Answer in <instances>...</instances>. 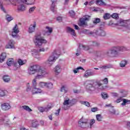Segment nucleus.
<instances>
[{"label": "nucleus", "instance_id": "nucleus-1", "mask_svg": "<svg viewBox=\"0 0 130 130\" xmlns=\"http://www.w3.org/2000/svg\"><path fill=\"white\" fill-rule=\"evenodd\" d=\"M103 84L107 85L108 84V79L107 78L104 79L93 81L91 80H87L85 83L86 89L88 93H92L95 90H103Z\"/></svg>", "mask_w": 130, "mask_h": 130}, {"label": "nucleus", "instance_id": "nucleus-2", "mask_svg": "<svg viewBox=\"0 0 130 130\" xmlns=\"http://www.w3.org/2000/svg\"><path fill=\"white\" fill-rule=\"evenodd\" d=\"M37 73V75L36 76V79H43L46 75H47V72L46 70L44 69L42 67L35 64L30 66L28 69V75H35Z\"/></svg>", "mask_w": 130, "mask_h": 130}, {"label": "nucleus", "instance_id": "nucleus-3", "mask_svg": "<svg viewBox=\"0 0 130 130\" xmlns=\"http://www.w3.org/2000/svg\"><path fill=\"white\" fill-rule=\"evenodd\" d=\"M60 52H61L60 49H55L47 60L46 63L50 66H52L60 55Z\"/></svg>", "mask_w": 130, "mask_h": 130}, {"label": "nucleus", "instance_id": "nucleus-4", "mask_svg": "<svg viewBox=\"0 0 130 130\" xmlns=\"http://www.w3.org/2000/svg\"><path fill=\"white\" fill-rule=\"evenodd\" d=\"M126 48L120 46H116L112 47L109 51V53L113 57H115L119 54L120 51H125Z\"/></svg>", "mask_w": 130, "mask_h": 130}, {"label": "nucleus", "instance_id": "nucleus-5", "mask_svg": "<svg viewBox=\"0 0 130 130\" xmlns=\"http://www.w3.org/2000/svg\"><path fill=\"white\" fill-rule=\"evenodd\" d=\"M34 43L36 46H41L42 44H46L47 41L41 37V34H37L34 39Z\"/></svg>", "mask_w": 130, "mask_h": 130}, {"label": "nucleus", "instance_id": "nucleus-6", "mask_svg": "<svg viewBox=\"0 0 130 130\" xmlns=\"http://www.w3.org/2000/svg\"><path fill=\"white\" fill-rule=\"evenodd\" d=\"M95 121V119H91L90 122V123H89V122H88V119L84 120V118H81L78 121V123L80 126H81V127H89V125L90 128H92V127L93 126V125L94 124Z\"/></svg>", "mask_w": 130, "mask_h": 130}, {"label": "nucleus", "instance_id": "nucleus-7", "mask_svg": "<svg viewBox=\"0 0 130 130\" xmlns=\"http://www.w3.org/2000/svg\"><path fill=\"white\" fill-rule=\"evenodd\" d=\"M4 2H6L7 5H10V3L13 6H16V0H0V9L4 13H6V9L4 8Z\"/></svg>", "mask_w": 130, "mask_h": 130}, {"label": "nucleus", "instance_id": "nucleus-8", "mask_svg": "<svg viewBox=\"0 0 130 130\" xmlns=\"http://www.w3.org/2000/svg\"><path fill=\"white\" fill-rule=\"evenodd\" d=\"M89 35H93V36H102L104 37L106 35V32L104 30L99 29L98 30H95V32L90 31L88 33Z\"/></svg>", "mask_w": 130, "mask_h": 130}, {"label": "nucleus", "instance_id": "nucleus-9", "mask_svg": "<svg viewBox=\"0 0 130 130\" xmlns=\"http://www.w3.org/2000/svg\"><path fill=\"white\" fill-rule=\"evenodd\" d=\"M77 103V101L76 100H72V101L70 100H65L63 103V108L67 110L68 109V107H66L67 105H75Z\"/></svg>", "mask_w": 130, "mask_h": 130}, {"label": "nucleus", "instance_id": "nucleus-10", "mask_svg": "<svg viewBox=\"0 0 130 130\" xmlns=\"http://www.w3.org/2000/svg\"><path fill=\"white\" fill-rule=\"evenodd\" d=\"M20 30H19L18 25L16 24L13 28L12 36L13 37V38H18L19 37V35H18V34Z\"/></svg>", "mask_w": 130, "mask_h": 130}, {"label": "nucleus", "instance_id": "nucleus-11", "mask_svg": "<svg viewBox=\"0 0 130 130\" xmlns=\"http://www.w3.org/2000/svg\"><path fill=\"white\" fill-rule=\"evenodd\" d=\"M15 44H16V42L14 40H10L5 46V48H6L7 49H11L15 48Z\"/></svg>", "mask_w": 130, "mask_h": 130}, {"label": "nucleus", "instance_id": "nucleus-12", "mask_svg": "<svg viewBox=\"0 0 130 130\" xmlns=\"http://www.w3.org/2000/svg\"><path fill=\"white\" fill-rule=\"evenodd\" d=\"M53 29L52 27L49 26H46L45 30H43V35L46 36H49V35H51V33H52Z\"/></svg>", "mask_w": 130, "mask_h": 130}, {"label": "nucleus", "instance_id": "nucleus-13", "mask_svg": "<svg viewBox=\"0 0 130 130\" xmlns=\"http://www.w3.org/2000/svg\"><path fill=\"white\" fill-rule=\"evenodd\" d=\"M37 27V23L36 22H34V23L30 24L28 27V32L30 34L35 32V29Z\"/></svg>", "mask_w": 130, "mask_h": 130}, {"label": "nucleus", "instance_id": "nucleus-14", "mask_svg": "<svg viewBox=\"0 0 130 130\" xmlns=\"http://www.w3.org/2000/svg\"><path fill=\"white\" fill-rule=\"evenodd\" d=\"M90 19V16L86 15L83 18H82L80 20V26H85L86 25V21H89Z\"/></svg>", "mask_w": 130, "mask_h": 130}, {"label": "nucleus", "instance_id": "nucleus-15", "mask_svg": "<svg viewBox=\"0 0 130 130\" xmlns=\"http://www.w3.org/2000/svg\"><path fill=\"white\" fill-rule=\"evenodd\" d=\"M93 76H95V73L91 71V70H88L85 71L83 77L84 78H89V77H92Z\"/></svg>", "mask_w": 130, "mask_h": 130}, {"label": "nucleus", "instance_id": "nucleus-16", "mask_svg": "<svg viewBox=\"0 0 130 130\" xmlns=\"http://www.w3.org/2000/svg\"><path fill=\"white\" fill-rule=\"evenodd\" d=\"M53 71L55 73V75L57 76V75H59L60 74V72H61V67L60 65H57L53 69Z\"/></svg>", "mask_w": 130, "mask_h": 130}, {"label": "nucleus", "instance_id": "nucleus-17", "mask_svg": "<svg viewBox=\"0 0 130 130\" xmlns=\"http://www.w3.org/2000/svg\"><path fill=\"white\" fill-rule=\"evenodd\" d=\"M93 55H94L95 57H102V56H104V53L101 51H94Z\"/></svg>", "mask_w": 130, "mask_h": 130}, {"label": "nucleus", "instance_id": "nucleus-18", "mask_svg": "<svg viewBox=\"0 0 130 130\" xmlns=\"http://www.w3.org/2000/svg\"><path fill=\"white\" fill-rule=\"evenodd\" d=\"M2 109L4 111H6V110H9V109H11V106L9 103H4L1 105Z\"/></svg>", "mask_w": 130, "mask_h": 130}, {"label": "nucleus", "instance_id": "nucleus-19", "mask_svg": "<svg viewBox=\"0 0 130 130\" xmlns=\"http://www.w3.org/2000/svg\"><path fill=\"white\" fill-rule=\"evenodd\" d=\"M128 23V21L127 20H120L119 22H118L117 24L118 26H122L123 27H125L126 26V24Z\"/></svg>", "mask_w": 130, "mask_h": 130}, {"label": "nucleus", "instance_id": "nucleus-20", "mask_svg": "<svg viewBox=\"0 0 130 130\" xmlns=\"http://www.w3.org/2000/svg\"><path fill=\"white\" fill-rule=\"evenodd\" d=\"M67 32L68 33H70V34H71V35H72V36L75 37L76 36V32L75 31V30H74V29L68 27L67 28Z\"/></svg>", "mask_w": 130, "mask_h": 130}, {"label": "nucleus", "instance_id": "nucleus-21", "mask_svg": "<svg viewBox=\"0 0 130 130\" xmlns=\"http://www.w3.org/2000/svg\"><path fill=\"white\" fill-rule=\"evenodd\" d=\"M31 54L34 57H35L36 58H39V50L35 49L32 50L31 51Z\"/></svg>", "mask_w": 130, "mask_h": 130}, {"label": "nucleus", "instance_id": "nucleus-22", "mask_svg": "<svg viewBox=\"0 0 130 130\" xmlns=\"http://www.w3.org/2000/svg\"><path fill=\"white\" fill-rule=\"evenodd\" d=\"M49 109H51V106H48L47 107L43 108V107H40L39 108V110L40 112H44L47 111H48Z\"/></svg>", "mask_w": 130, "mask_h": 130}, {"label": "nucleus", "instance_id": "nucleus-23", "mask_svg": "<svg viewBox=\"0 0 130 130\" xmlns=\"http://www.w3.org/2000/svg\"><path fill=\"white\" fill-rule=\"evenodd\" d=\"M17 10L19 12H24L26 10V7L24 4H20L18 6Z\"/></svg>", "mask_w": 130, "mask_h": 130}, {"label": "nucleus", "instance_id": "nucleus-24", "mask_svg": "<svg viewBox=\"0 0 130 130\" xmlns=\"http://www.w3.org/2000/svg\"><path fill=\"white\" fill-rule=\"evenodd\" d=\"M7 57V54L5 52L2 53L0 56V62H3L5 61V59H6Z\"/></svg>", "mask_w": 130, "mask_h": 130}, {"label": "nucleus", "instance_id": "nucleus-25", "mask_svg": "<svg viewBox=\"0 0 130 130\" xmlns=\"http://www.w3.org/2000/svg\"><path fill=\"white\" fill-rule=\"evenodd\" d=\"M79 48L83 49V50H89V49H90V47L89 46L84 45L82 44L79 45Z\"/></svg>", "mask_w": 130, "mask_h": 130}, {"label": "nucleus", "instance_id": "nucleus-26", "mask_svg": "<svg viewBox=\"0 0 130 130\" xmlns=\"http://www.w3.org/2000/svg\"><path fill=\"white\" fill-rule=\"evenodd\" d=\"M50 10L54 14L56 13V7H55V3H52L50 7Z\"/></svg>", "mask_w": 130, "mask_h": 130}, {"label": "nucleus", "instance_id": "nucleus-27", "mask_svg": "<svg viewBox=\"0 0 130 130\" xmlns=\"http://www.w3.org/2000/svg\"><path fill=\"white\" fill-rule=\"evenodd\" d=\"M120 94L121 95V97H126V95H127V91L124 89H121L119 91Z\"/></svg>", "mask_w": 130, "mask_h": 130}, {"label": "nucleus", "instance_id": "nucleus-28", "mask_svg": "<svg viewBox=\"0 0 130 130\" xmlns=\"http://www.w3.org/2000/svg\"><path fill=\"white\" fill-rule=\"evenodd\" d=\"M33 94H38V93H42V90L39 88H34L32 90Z\"/></svg>", "mask_w": 130, "mask_h": 130}, {"label": "nucleus", "instance_id": "nucleus-29", "mask_svg": "<svg viewBox=\"0 0 130 130\" xmlns=\"http://www.w3.org/2000/svg\"><path fill=\"white\" fill-rule=\"evenodd\" d=\"M46 88H47V89H52L53 88V84L51 82H46Z\"/></svg>", "mask_w": 130, "mask_h": 130}, {"label": "nucleus", "instance_id": "nucleus-30", "mask_svg": "<svg viewBox=\"0 0 130 130\" xmlns=\"http://www.w3.org/2000/svg\"><path fill=\"white\" fill-rule=\"evenodd\" d=\"M3 80L5 83H9L11 81V78L9 75H4L3 76Z\"/></svg>", "mask_w": 130, "mask_h": 130}, {"label": "nucleus", "instance_id": "nucleus-31", "mask_svg": "<svg viewBox=\"0 0 130 130\" xmlns=\"http://www.w3.org/2000/svg\"><path fill=\"white\" fill-rule=\"evenodd\" d=\"M14 63V59L10 58L7 61V64L8 67H11V66Z\"/></svg>", "mask_w": 130, "mask_h": 130}, {"label": "nucleus", "instance_id": "nucleus-32", "mask_svg": "<svg viewBox=\"0 0 130 130\" xmlns=\"http://www.w3.org/2000/svg\"><path fill=\"white\" fill-rule=\"evenodd\" d=\"M60 92H63V93H68V87L66 85H63L60 88Z\"/></svg>", "mask_w": 130, "mask_h": 130}, {"label": "nucleus", "instance_id": "nucleus-33", "mask_svg": "<svg viewBox=\"0 0 130 130\" xmlns=\"http://www.w3.org/2000/svg\"><path fill=\"white\" fill-rule=\"evenodd\" d=\"M123 103H121V105L122 106H124L125 105H126V104H130V100H126L125 99H124L122 100Z\"/></svg>", "mask_w": 130, "mask_h": 130}, {"label": "nucleus", "instance_id": "nucleus-34", "mask_svg": "<svg viewBox=\"0 0 130 130\" xmlns=\"http://www.w3.org/2000/svg\"><path fill=\"white\" fill-rule=\"evenodd\" d=\"M17 62H18L19 66H24V64H25L26 63V62H27V60H22L21 59H18Z\"/></svg>", "mask_w": 130, "mask_h": 130}, {"label": "nucleus", "instance_id": "nucleus-35", "mask_svg": "<svg viewBox=\"0 0 130 130\" xmlns=\"http://www.w3.org/2000/svg\"><path fill=\"white\" fill-rule=\"evenodd\" d=\"M22 108H23L24 110H26V111H28V112H31V111H32V109H31L30 107L28 106H22Z\"/></svg>", "mask_w": 130, "mask_h": 130}, {"label": "nucleus", "instance_id": "nucleus-36", "mask_svg": "<svg viewBox=\"0 0 130 130\" xmlns=\"http://www.w3.org/2000/svg\"><path fill=\"white\" fill-rule=\"evenodd\" d=\"M6 90H4L2 88H0V97H4V96H6Z\"/></svg>", "mask_w": 130, "mask_h": 130}, {"label": "nucleus", "instance_id": "nucleus-37", "mask_svg": "<svg viewBox=\"0 0 130 130\" xmlns=\"http://www.w3.org/2000/svg\"><path fill=\"white\" fill-rule=\"evenodd\" d=\"M46 82H40L38 84V87H40V88H44V87H46Z\"/></svg>", "mask_w": 130, "mask_h": 130}, {"label": "nucleus", "instance_id": "nucleus-38", "mask_svg": "<svg viewBox=\"0 0 130 130\" xmlns=\"http://www.w3.org/2000/svg\"><path fill=\"white\" fill-rule=\"evenodd\" d=\"M127 63V61L124 60L121 61V62L120 63V66L121 68H124V67H125V66H126Z\"/></svg>", "mask_w": 130, "mask_h": 130}, {"label": "nucleus", "instance_id": "nucleus-39", "mask_svg": "<svg viewBox=\"0 0 130 130\" xmlns=\"http://www.w3.org/2000/svg\"><path fill=\"white\" fill-rule=\"evenodd\" d=\"M96 4L98 6H104L105 5V3L101 0H97L96 1Z\"/></svg>", "mask_w": 130, "mask_h": 130}, {"label": "nucleus", "instance_id": "nucleus-40", "mask_svg": "<svg viewBox=\"0 0 130 130\" xmlns=\"http://www.w3.org/2000/svg\"><path fill=\"white\" fill-rule=\"evenodd\" d=\"M111 17V16H110V14L109 13H106L104 14L103 18L104 20H108V19H110Z\"/></svg>", "mask_w": 130, "mask_h": 130}, {"label": "nucleus", "instance_id": "nucleus-41", "mask_svg": "<svg viewBox=\"0 0 130 130\" xmlns=\"http://www.w3.org/2000/svg\"><path fill=\"white\" fill-rule=\"evenodd\" d=\"M111 68H113V65L109 64L108 65L102 66V69H111Z\"/></svg>", "mask_w": 130, "mask_h": 130}, {"label": "nucleus", "instance_id": "nucleus-42", "mask_svg": "<svg viewBox=\"0 0 130 130\" xmlns=\"http://www.w3.org/2000/svg\"><path fill=\"white\" fill-rule=\"evenodd\" d=\"M80 103H81V104H83V105H85V106H87V107L90 106V103H89L88 102L81 101L80 102Z\"/></svg>", "mask_w": 130, "mask_h": 130}, {"label": "nucleus", "instance_id": "nucleus-43", "mask_svg": "<svg viewBox=\"0 0 130 130\" xmlns=\"http://www.w3.org/2000/svg\"><path fill=\"white\" fill-rule=\"evenodd\" d=\"M101 96L102 98H108V97H109V95H108V94H107V92H102Z\"/></svg>", "mask_w": 130, "mask_h": 130}, {"label": "nucleus", "instance_id": "nucleus-44", "mask_svg": "<svg viewBox=\"0 0 130 130\" xmlns=\"http://www.w3.org/2000/svg\"><path fill=\"white\" fill-rule=\"evenodd\" d=\"M96 118L98 121H102V116L101 114H97L96 115Z\"/></svg>", "mask_w": 130, "mask_h": 130}, {"label": "nucleus", "instance_id": "nucleus-45", "mask_svg": "<svg viewBox=\"0 0 130 130\" xmlns=\"http://www.w3.org/2000/svg\"><path fill=\"white\" fill-rule=\"evenodd\" d=\"M13 68H14V70L15 71H16L17 70V69H19V68H20V66L19 64H18V63L14 62L13 63Z\"/></svg>", "mask_w": 130, "mask_h": 130}, {"label": "nucleus", "instance_id": "nucleus-46", "mask_svg": "<svg viewBox=\"0 0 130 130\" xmlns=\"http://www.w3.org/2000/svg\"><path fill=\"white\" fill-rule=\"evenodd\" d=\"M28 1L27 0H17V3L19 4H25V5H28Z\"/></svg>", "mask_w": 130, "mask_h": 130}, {"label": "nucleus", "instance_id": "nucleus-47", "mask_svg": "<svg viewBox=\"0 0 130 130\" xmlns=\"http://www.w3.org/2000/svg\"><path fill=\"white\" fill-rule=\"evenodd\" d=\"M100 18H94L93 20V24H98V23H100Z\"/></svg>", "mask_w": 130, "mask_h": 130}, {"label": "nucleus", "instance_id": "nucleus-48", "mask_svg": "<svg viewBox=\"0 0 130 130\" xmlns=\"http://www.w3.org/2000/svg\"><path fill=\"white\" fill-rule=\"evenodd\" d=\"M69 14H70V16L73 18L74 17L75 13L74 11L71 10L70 11H69Z\"/></svg>", "mask_w": 130, "mask_h": 130}, {"label": "nucleus", "instance_id": "nucleus-49", "mask_svg": "<svg viewBox=\"0 0 130 130\" xmlns=\"http://www.w3.org/2000/svg\"><path fill=\"white\" fill-rule=\"evenodd\" d=\"M36 86H37V83L36 82V79H34L32 80V87L34 88H36Z\"/></svg>", "mask_w": 130, "mask_h": 130}, {"label": "nucleus", "instance_id": "nucleus-50", "mask_svg": "<svg viewBox=\"0 0 130 130\" xmlns=\"http://www.w3.org/2000/svg\"><path fill=\"white\" fill-rule=\"evenodd\" d=\"M48 49V48H46L45 49L44 48H40L39 50V52H44V51H47V50Z\"/></svg>", "mask_w": 130, "mask_h": 130}, {"label": "nucleus", "instance_id": "nucleus-51", "mask_svg": "<svg viewBox=\"0 0 130 130\" xmlns=\"http://www.w3.org/2000/svg\"><path fill=\"white\" fill-rule=\"evenodd\" d=\"M111 17L113 19H117L118 18V14L117 13H114L111 15Z\"/></svg>", "mask_w": 130, "mask_h": 130}, {"label": "nucleus", "instance_id": "nucleus-52", "mask_svg": "<svg viewBox=\"0 0 130 130\" xmlns=\"http://www.w3.org/2000/svg\"><path fill=\"white\" fill-rule=\"evenodd\" d=\"M35 3V0H27V5H33Z\"/></svg>", "mask_w": 130, "mask_h": 130}, {"label": "nucleus", "instance_id": "nucleus-53", "mask_svg": "<svg viewBox=\"0 0 130 130\" xmlns=\"http://www.w3.org/2000/svg\"><path fill=\"white\" fill-rule=\"evenodd\" d=\"M111 95L112 97H118V93L117 92H111Z\"/></svg>", "mask_w": 130, "mask_h": 130}, {"label": "nucleus", "instance_id": "nucleus-54", "mask_svg": "<svg viewBox=\"0 0 130 130\" xmlns=\"http://www.w3.org/2000/svg\"><path fill=\"white\" fill-rule=\"evenodd\" d=\"M32 126H37V121L35 120H32L31 121Z\"/></svg>", "mask_w": 130, "mask_h": 130}, {"label": "nucleus", "instance_id": "nucleus-55", "mask_svg": "<svg viewBox=\"0 0 130 130\" xmlns=\"http://www.w3.org/2000/svg\"><path fill=\"white\" fill-rule=\"evenodd\" d=\"M35 9H36V7H35L30 8L29 10V13H33V12H34V11L35 10Z\"/></svg>", "mask_w": 130, "mask_h": 130}, {"label": "nucleus", "instance_id": "nucleus-56", "mask_svg": "<svg viewBox=\"0 0 130 130\" xmlns=\"http://www.w3.org/2000/svg\"><path fill=\"white\" fill-rule=\"evenodd\" d=\"M91 111L92 112H96V111H98V108H96V107L91 108Z\"/></svg>", "mask_w": 130, "mask_h": 130}, {"label": "nucleus", "instance_id": "nucleus-57", "mask_svg": "<svg viewBox=\"0 0 130 130\" xmlns=\"http://www.w3.org/2000/svg\"><path fill=\"white\" fill-rule=\"evenodd\" d=\"M60 112V109H58L56 111V112L55 113V115H56V116H58V115H59Z\"/></svg>", "mask_w": 130, "mask_h": 130}, {"label": "nucleus", "instance_id": "nucleus-58", "mask_svg": "<svg viewBox=\"0 0 130 130\" xmlns=\"http://www.w3.org/2000/svg\"><path fill=\"white\" fill-rule=\"evenodd\" d=\"M91 45H92V46H98V45H99V43L97 42H93Z\"/></svg>", "mask_w": 130, "mask_h": 130}, {"label": "nucleus", "instance_id": "nucleus-59", "mask_svg": "<svg viewBox=\"0 0 130 130\" xmlns=\"http://www.w3.org/2000/svg\"><path fill=\"white\" fill-rule=\"evenodd\" d=\"M80 48H78L77 50V53H76V55H77V56H79V55L81 54V53L80 52Z\"/></svg>", "mask_w": 130, "mask_h": 130}, {"label": "nucleus", "instance_id": "nucleus-60", "mask_svg": "<svg viewBox=\"0 0 130 130\" xmlns=\"http://www.w3.org/2000/svg\"><path fill=\"white\" fill-rule=\"evenodd\" d=\"M6 19L7 21H8V22H10V21H12V20H13V18L12 17L9 16V15L7 16Z\"/></svg>", "mask_w": 130, "mask_h": 130}, {"label": "nucleus", "instance_id": "nucleus-61", "mask_svg": "<svg viewBox=\"0 0 130 130\" xmlns=\"http://www.w3.org/2000/svg\"><path fill=\"white\" fill-rule=\"evenodd\" d=\"M31 90V87H30V85H29V83L27 84V87H26V91L27 92H29Z\"/></svg>", "mask_w": 130, "mask_h": 130}, {"label": "nucleus", "instance_id": "nucleus-62", "mask_svg": "<svg viewBox=\"0 0 130 130\" xmlns=\"http://www.w3.org/2000/svg\"><path fill=\"white\" fill-rule=\"evenodd\" d=\"M62 20V18L60 16H59L57 17V21H58V22H61Z\"/></svg>", "mask_w": 130, "mask_h": 130}, {"label": "nucleus", "instance_id": "nucleus-63", "mask_svg": "<svg viewBox=\"0 0 130 130\" xmlns=\"http://www.w3.org/2000/svg\"><path fill=\"white\" fill-rule=\"evenodd\" d=\"M110 113H112V114H115V110L112 109L110 110Z\"/></svg>", "mask_w": 130, "mask_h": 130}, {"label": "nucleus", "instance_id": "nucleus-64", "mask_svg": "<svg viewBox=\"0 0 130 130\" xmlns=\"http://www.w3.org/2000/svg\"><path fill=\"white\" fill-rule=\"evenodd\" d=\"M127 127L128 128V129L130 130V122H127Z\"/></svg>", "mask_w": 130, "mask_h": 130}]
</instances>
